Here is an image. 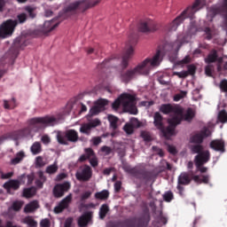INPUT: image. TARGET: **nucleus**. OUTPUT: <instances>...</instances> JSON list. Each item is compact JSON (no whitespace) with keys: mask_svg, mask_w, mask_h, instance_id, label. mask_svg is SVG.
<instances>
[{"mask_svg":"<svg viewBox=\"0 0 227 227\" xmlns=\"http://www.w3.org/2000/svg\"><path fill=\"white\" fill-rule=\"evenodd\" d=\"M162 50L157 49L155 55L152 59H145L133 69H128L121 73V80L126 84L130 82L137 75H148L152 67H159L162 61Z\"/></svg>","mask_w":227,"mask_h":227,"instance_id":"obj_1","label":"nucleus"},{"mask_svg":"<svg viewBox=\"0 0 227 227\" xmlns=\"http://www.w3.org/2000/svg\"><path fill=\"white\" fill-rule=\"evenodd\" d=\"M198 33V25H196V21H192L188 27V29L185 34H180L177 35V39L175 43H163L162 44L158 46V49H160L161 55L164 57L170 51H176L178 52L184 45V43H189V40H191V36L196 35Z\"/></svg>","mask_w":227,"mask_h":227,"instance_id":"obj_2","label":"nucleus"},{"mask_svg":"<svg viewBox=\"0 0 227 227\" xmlns=\"http://www.w3.org/2000/svg\"><path fill=\"white\" fill-rule=\"evenodd\" d=\"M203 6H205V0H195L192 5L188 6L169 24V31H176V29H178V26H180V24H184L185 19H194L195 13L200 12Z\"/></svg>","mask_w":227,"mask_h":227,"instance_id":"obj_3","label":"nucleus"},{"mask_svg":"<svg viewBox=\"0 0 227 227\" xmlns=\"http://www.w3.org/2000/svg\"><path fill=\"white\" fill-rule=\"evenodd\" d=\"M121 106L124 113L137 114V106H136V97L134 95L129 93L121 94L112 104V108L114 111H118Z\"/></svg>","mask_w":227,"mask_h":227,"instance_id":"obj_4","label":"nucleus"},{"mask_svg":"<svg viewBox=\"0 0 227 227\" xmlns=\"http://www.w3.org/2000/svg\"><path fill=\"white\" fill-rule=\"evenodd\" d=\"M17 20H8L4 22L0 27V36H8V35H12L17 27V24H24L27 20V13H20L17 16Z\"/></svg>","mask_w":227,"mask_h":227,"instance_id":"obj_5","label":"nucleus"},{"mask_svg":"<svg viewBox=\"0 0 227 227\" xmlns=\"http://www.w3.org/2000/svg\"><path fill=\"white\" fill-rule=\"evenodd\" d=\"M98 1L95 0H78L69 4L66 8V13H75L77 10L79 12H86V10H90V8H93V6H97Z\"/></svg>","mask_w":227,"mask_h":227,"instance_id":"obj_6","label":"nucleus"},{"mask_svg":"<svg viewBox=\"0 0 227 227\" xmlns=\"http://www.w3.org/2000/svg\"><path fill=\"white\" fill-rule=\"evenodd\" d=\"M124 171L137 178V180H144V182H151L153 179V171L148 170L140 167L131 168L130 166L124 167Z\"/></svg>","mask_w":227,"mask_h":227,"instance_id":"obj_7","label":"nucleus"},{"mask_svg":"<svg viewBox=\"0 0 227 227\" xmlns=\"http://www.w3.org/2000/svg\"><path fill=\"white\" fill-rule=\"evenodd\" d=\"M57 141L59 145L68 146V143H77L79 141V133L75 129H67L57 133Z\"/></svg>","mask_w":227,"mask_h":227,"instance_id":"obj_8","label":"nucleus"},{"mask_svg":"<svg viewBox=\"0 0 227 227\" xmlns=\"http://www.w3.org/2000/svg\"><path fill=\"white\" fill-rule=\"evenodd\" d=\"M29 125L40 130L44 127H54L58 125V120L53 116L35 117L29 120Z\"/></svg>","mask_w":227,"mask_h":227,"instance_id":"obj_9","label":"nucleus"},{"mask_svg":"<svg viewBox=\"0 0 227 227\" xmlns=\"http://www.w3.org/2000/svg\"><path fill=\"white\" fill-rule=\"evenodd\" d=\"M136 218H127L122 221L124 227H148V223H150V209L148 207L144 208L142 215L137 218V226L134 225Z\"/></svg>","mask_w":227,"mask_h":227,"instance_id":"obj_10","label":"nucleus"},{"mask_svg":"<svg viewBox=\"0 0 227 227\" xmlns=\"http://www.w3.org/2000/svg\"><path fill=\"white\" fill-rule=\"evenodd\" d=\"M196 114H194V110L192 108H188L184 114V108H182V114H176L170 118V123L171 125H174V127H177V125H180L182 121H188V123H191L192 120H194V116Z\"/></svg>","mask_w":227,"mask_h":227,"instance_id":"obj_11","label":"nucleus"},{"mask_svg":"<svg viewBox=\"0 0 227 227\" xmlns=\"http://www.w3.org/2000/svg\"><path fill=\"white\" fill-rule=\"evenodd\" d=\"M136 43H137V37L136 36L129 37V47L122 56L121 62V67L122 70H125V68L129 67V61H130V59L132 58V56H134V45H136Z\"/></svg>","mask_w":227,"mask_h":227,"instance_id":"obj_12","label":"nucleus"},{"mask_svg":"<svg viewBox=\"0 0 227 227\" xmlns=\"http://www.w3.org/2000/svg\"><path fill=\"white\" fill-rule=\"evenodd\" d=\"M93 176V169L90 165H82L75 173V178L78 182H90Z\"/></svg>","mask_w":227,"mask_h":227,"instance_id":"obj_13","label":"nucleus"},{"mask_svg":"<svg viewBox=\"0 0 227 227\" xmlns=\"http://www.w3.org/2000/svg\"><path fill=\"white\" fill-rule=\"evenodd\" d=\"M157 29H159V25L152 20L142 21L138 25V30L141 33H153V31H157Z\"/></svg>","mask_w":227,"mask_h":227,"instance_id":"obj_14","label":"nucleus"},{"mask_svg":"<svg viewBox=\"0 0 227 227\" xmlns=\"http://www.w3.org/2000/svg\"><path fill=\"white\" fill-rule=\"evenodd\" d=\"M70 190V183L65 182L63 184H56L53 188L54 198H63L66 192Z\"/></svg>","mask_w":227,"mask_h":227,"instance_id":"obj_15","label":"nucleus"},{"mask_svg":"<svg viewBox=\"0 0 227 227\" xmlns=\"http://www.w3.org/2000/svg\"><path fill=\"white\" fill-rule=\"evenodd\" d=\"M160 111L163 114H170V113H173L174 116H176V114H182V106L163 104L160 106Z\"/></svg>","mask_w":227,"mask_h":227,"instance_id":"obj_16","label":"nucleus"},{"mask_svg":"<svg viewBox=\"0 0 227 227\" xmlns=\"http://www.w3.org/2000/svg\"><path fill=\"white\" fill-rule=\"evenodd\" d=\"M100 120L95 119L88 123H83L80 127L81 134H85V136L91 135V129H95V127H98L100 125Z\"/></svg>","mask_w":227,"mask_h":227,"instance_id":"obj_17","label":"nucleus"},{"mask_svg":"<svg viewBox=\"0 0 227 227\" xmlns=\"http://www.w3.org/2000/svg\"><path fill=\"white\" fill-rule=\"evenodd\" d=\"M210 136H212V131H210V129L204 127L200 133L195 134L192 137V143L201 145V143H203V139H205V137H210Z\"/></svg>","mask_w":227,"mask_h":227,"instance_id":"obj_18","label":"nucleus"},{"mask_svg":"<svg viewBox=\"0 0 227 227\" xmlns=\"http://www.w3.org/2000/svg\"><path fill=\"white\" fill-rule=\"evenodd\" d=\"M210 160V151L204 150V152L200 153L194 158L195 166H205L207 162Z\"/></svg>","mask_w":227,"mask_h":227,"instance_id":"obj_19","label":"nucleus"},{"mask_svg":"<svg viewBox=\"0 0 227 227\" xmlns=\"http://www.w3.org/2000/svg\"><path fill=\"white\" fill-rule=\"evenodd\" d=\"M70 203H72V193L68 194L54 207L55 214H61L63 210H66V208L70 207Z\"/></svg>","mask_w":227,"mask_h":227,"instance_id":"obj_20","label":"nucleus"},{"mask_svg":"<svg viewBox=\"0 0 227 227\" xmlns=\"http://www.w3.org/2000/svg\"><path fill=\"white\" fill-rule=\"evenodd\" d=\"M168 126L167 128L163 126L160 130L165 139H171L172 136H175L176 126L171 124V118L168 120Z\"/></svg>","mask_w":227,"mask_h":227,"instance_id":"obj_21","label":"nucleus"},{"mask_svg":"<svg viewBox=\"0 0 227 227\" xmlns=\"http://www.w3.org/2000/svg\"><path fill=\"white\" fill-rule=\"evenodd\" d=\"M26 45H27L26 43V37L20 36L14 40L13 44L10 51H11V52H12V51H13V53L15 54V56H17V54H19V50L24 49V47H26Z\"/></svg>","mask_w":227,"mask_h":227,"instance_id":"obj_22","label":"nucleus"},{"mask_svg":"<svg viewBox=\"0 0 227 227\" xmlns=\"http://www.w3.org/2000/svg\"><path fill=\"white\" fill-rule=\"evenodd\" d=\"M192 176H194L192 171L182 172L177 177V184L179 185H189L192 182Z\"/></svg>","mask_w":227,"mask_h":227,"instance_id":"obj_23","label":"nucleus"},{"mask_svg":"<svg viewBox=\"0 0 227 227\" xmlns=\"http://www.w3.org/2000/svg\"><path fill=\"white\" fill-rule=\"evenodd\" d=\"M210 148L215 150V152H221V153H224L226 152L225 143L223 139H215L209 144Z\"/></svg>","mask_w":227,"mask_h":227,"instance_id":"obj_24","label":"nucleus"},{"mask_svg":"<svg viewBox=\"0 0 227 227\" xmlns=\"http://www.w3.org/2000/svg\"><path fill=\"white\" fill-rule=\"evenodd\" d=\"M4 189L7 190V192L10 194L12 189L13 191H19L20 189V181L11 179L8 182L4 184Z\"/></svg>","mask_w":227,"mask_h":227,"instance_id":"obj_25","label":"nucleus"},{"mask_svg":"<svg viewBox=\"0 0 227 227\" xmlns=\"http://www.w3.org/2000/svg\"><path fill=\"white\" fill-rule=\"evenodd\" d=\"M93 218V212L90 211L83 214L82 216L78 218V226L79 227H86L88 226L90 221Z\"/></svg>","mask_w":227,"mask_h":227,"instance_id":"obj_26","label":"nucleus"},{"mask_svg":"<svg viewBox=\"0 0 227 227\" xmlns=\"http://www.w3.org/2000/svg\"><path fill=\"white\" fill-rule=\"evenodd\" d=\"M153 120H154L153 121L154 127H156V129L160 130V129L164 127V123L162 122L164 120V117H162V114H160V113L156 112L154 114Z\"/></svg>","mask_w":227,"mask_h":227,"instance_id":"obj_27","label":"nucleus"},{"mask_svg":"<svg viewBox=\"0 0 227 227\" xmlns=\"http://www.w3.org/2000/svg\"><path fill=\"white\" fill-rule=\"evenodd\" d=\"M40 205L37 200H33L30 203L27 204L24 207L25 214H31L35 212V210L38 209Z\"/></svg>","mask_w":227,"mask_h":227,"instance_id":"obj_28","label":"nucleus"},{"mask_svg":"<svg viewBox=\"0 0 227 227\" xmlns=\"http://www.w3.org/2000/svg\"><path fill=\"white\" fill-rule=\"evenodd\" d=\"M58 26H59V23H54V20L45 21L43 24V31L44 33H51V31H54Z\"/></svg>","mask_w":227,"mask_h":227,"instance_id":"obj_29","label":"nucleus"},{"mask_svg":"<svg viewBox=\"0 0 227 227\" xmlns=\"http://www.w3.org/2000/svg\"><path fill=\"white\" fill-rule=\"evenodd\" d=\"M37 176L38 179L35 180V185L39 189H42L43 187V184L47 182V177L43 175V171L42 170L37 172Z\"/></svg>","mask_w":227,"mask_h":227,"instance_id":"obj_30","label":"nucleus"},{"mask_svg":"<svg viewBox=\"0 0 227 227\" xmlns=\"http://www.w3.org/2000/svg\"><path fill=\"white\" fill-rule=\"evenodd\" d=\"M217 61V51L216 50H212L207 57L205 59V63L207 65H212V63H215Z\"/></svg>","mask_w":227,"mask_h":227,"instance_id":"obj_31","label":"nucleus"},{"mask_svg":"<svg viewBox=\"0 0 227 227\" xmlns=\"http://www.w3.org/2000/svg\"><path fill=\"white\" fill-rule=\"evenodd\" d=\"M24 157H26V153H24V151L17 153L16 157L11 160V164H12V166H17V164L22 162Z\"/></svg>","mask_w":227,"mask_h":227,"instance_id":"obj_32","label":"nucleus"},{"mask_svg":"<svg viewBox=\"0 0 227 227\" xmlns=\"http://www.w3.org/2000/svg\"><path fill=\"white\" fill-rule=\"evenodd\" d=\"M96 200H101L102 201H106V200L109 199V191L103 190L101 192H98L95 193Z\"/></svg>","mask_w":227,"mask_h":227,"instance_id":"obj_33","label":"nucleus"},{"mask_svg":"<svg viewBox=\"0 0 227 227\" xmlns=\"http://www.w3.org/2000/svg\"><path fill=\"white\" fill-rule=\"evenodd\" d=\"M114 58L106 59L101 64L98 65V70H104V68H109L113 65Z\"/></svg>","mask_w":227,"mask_h":227,"instance_id":"obj_34","label":"nucleus"},{"mask_svg":"<svg viewBox=\"0 0 227 227\" xmlns=\"http://www.w3.org/2000/svg\"><path fill=\"white\" fill-rule=\"evenodd\" d=\"M202 178L200 177V176H192V178L195 184H208L210 177L208 176H201Z\"/></svg>","mask_w":227,"mask_h":227,"instance_id":"obj_35","label":"nucleus"},{"mask_svg":"<svg viewBox=\"0 0 227 227\" xmlns=\"http://www.w3.org/2000/svg\"><path fill=\"white\" fill-rule=\"evenodd\" d=\"M109 213V206L107 204H103L99 208V219L104 220Z\"/></svg>","mask_w":227,"mask_h":227,"instance_id":"obj_36","label":"nucleus"},{"mask_svg":"<svg viewBox=\"0 0 227 227\" xmlns=\"http://www.w3.org/2000/svg\"><path fill=\"white\" fill-rule=\"evenodd\" d=\"M22 223L27 224L29 227H38V222H36L33 216H27L23 219Z\"/></svg>","mask_w":227,"mask_h":227,"instance_id":"obj_37","label":"nucleus"},{"mask_svg":"<svg viewBox=\"0 0 227 227\" xmlns=\"http://www.w3.org/2000/svg\"><path fill=\"white\" fill-rule=\"evenodd\" d=\"M99 113H102V110H100V108L98 106L94 105L90 108L89 114L87 115V120L90 121V120H91L92 116H97V114H98Z\"/></svg>","mask_w":227,"mask_h":227,"instance_id":"obj_38","label":"nucleus"},{"mask_svg":"<svg viewBox=\"0 0 227 227\" xmlns=\"http://www.w3.org/2000/svg\"><path fill=\"white\" fill-rule=\"evenodd\" d=\"M30 150L33 155H38V153H42V144H40V142H35Z\"/></svg>","mask_w":227,"mask_h":227,"instance_id":"obj_39","label":"nucleus"},{"mask_svg":"<svg viewBox=\"0 0 227 227\" xmlns=\"http://www.w3.org/2000/svg\"><path fill=\"white\" fill-rule=\"evenodd\" d=\"M36 194V189L35 187H30L23 190V197L24 198H33Z\"/></svg>","mask_w":227,"mask_h":227,"instance_id":"obj_40","label":"nucleus"},{"mask_svg":"<svg viewBox=\"0 0 227 227\" xmlns=\"http://www.w3.org/2000/svg\"><path fill=\"white\" fill-rule=\"evenodd\" d=\"M27 180V185H31V184H33L34 180H35V175L34 174H30V175H26V174H23L20 176V182H23V184L26 182L24 180Z\"/></svg>","mask_w":227,"mask_h":227,"instance_id":"obj_41","label":"nucleus"},{"mask_svg":"<svg viewBox=\"0 0 227 227\" xmlns=\"http://www.w3.org/2000/svg\"><path fill=\"white\" fill-rule=\"evenodd\" d=\"M108 121L110 123L111 129L116 130L118 129V117L114 115H108Z\"/></svg>","mask_w":227,"mask_h":227,"instance_id":"obj_42","label":"nucleus"},{"mask_svg":"<svg viewBox=\"0 0 227 227\" xmlns=\"http://www.w3.org/2000/svg\"><path fill=\"white\" fill-rule=\"evenodd\" d=\"M109 104V100L107 99H98L94 105H96L97 107L99 108V110L104 111V109H106V106H107Z\"/></svg>","mask_w":227,"mask_h":227,"instance_id":"obj_43","label":"nucleus"},{"mask_svg":"<svg viewBox=\"0 0 227 227\" xmlns=\"http://www.w3.org/2000/svg\"><path fill=\"white\" fill-rule=\"evenodd\" d=\"M58 169H59L58 163L54 162L52 165H50L46 168L45 172L48 175H54L55 173H58Z\"/></svg>","mask_w":227,"mask_h":227,"instance_id":"obj_44","label":"nucleus"},{"mask_svg":"<svg viewBox=\"0 0 227 227\" xmlns=\"http://www.w3.org/2000/svg\"><path fill=\"white\" fill-rule=\"evenodd\" d=\"M22 205H24V202L20 200H16L9 208L10 210H14V212H20V210L22 208Z\"/></svg>","mask_w":227,"mask_h":227,"instance_id":"obj_45","label":"nucleus"},{"mask_svg":"<svg viewBox=\"0 0 227 227\" xmlns=\"http://www.w3.org/2000/svg\"><path fill=\"white\" fill-rule=\"evenodd\" d=\"M4 107L5 109H15V107H17V101L15 98H12L10 102L4 100Z\"/></svg>","mask_w":227,"mask_h":227,"instance_id":"obj_46","label":"nucleus"},{"mask_svg":"<svg viewBox=\"0 0 227 227\" xmlns=\"http://www.w3.org/2000/svg\"><path fill=\"white\" fill-rule=\"evenodd\" d=\"M190 148H191L192 153H198V155H200V153L205 151L203 150V145H192Z\"/></svg>","mask_w":227,"mask_h":227,"instance_id":"obj_47","label":"nucleus"},{"mask_svg":"<svg viewBox=\"0 0 227 227\" xmlns=\"http://www.w3.org/2000/svg\"><path fill=\"white\" fill-rule=\"evenodd\" d=\"M218 121L220 123H226L227 122V112L226 110H222L218 114Z\"/></svg>","mask_w":227,"mask_h":227,"instance_id":"obj_48","label":"nucleus"},{"mask_svg":"<svg viewBox=\"0 0 227 227\" xmlns=\"http://www.w3.org/2000/svg\"><path fill=\"white\" fill-rule=\"evenodd\" d=\"M25 12H27V15L30 19H35L36 17L34 7H31L29 5L25 6Z\"/></svg>","mask_w":227,"mask_h":227,"instance_id":"obj_49","label":"nucleus"},{"mask_svg":"<svg viewBox=\"0 0 227 227\" xmlns=\"http://www.w3.org/2000/svg\"><path fill=\"white\" fill-rule=\"evenodd\" d=\"M174 198L175 197L173 195V192H171V191H168L163 194V200H164V201H167V203L173 201Z\"/></svg>","mask_w":227,"mask_h":227,"instance_id":"obj_50","label":"nucleus"},{"mask_svg":"<svg viewBox=\"0 0 227 227\" xmlns=\"http://www.w3.org/2000/svg\"><path fill=\"white\" fill-rule=\"evenodd\" d=\"M214 65L212 64H207V66H206L205 67V74L206 75H207V77H212V74H214Z\"/></svg>","mask_w":227,"mask_h":227,"instance_id":"obj_51","label":"nucleus"},{"mask_svg":"<svg viewBox=\"0 0 227 227\" xmlns=\"http://www.w3.org/2000/svg\"><path fill=\"white\" fill-rule=\"evenodd\" d=\"M45 166V161L42 156H37L35 159V168H43Z\"/></svg>","mask_w":227,"mask_h":227,"instance_id":"obj_52","label":"nucleus"},{"mask_svg":"<svg viewBox=\"0 0 227 227\" xmlns=\"http://www.w3.org/2000/svg\"><path fill=\"white\" fill-rule=\"evenodd\" d=\"M219 88L223 93H227V80L223 79L220 82Z\"/></svg>","mask_w":227,"mask_h":227,"instance_id":"obj_53","label":"nucleus"},{"mask_svg":"<svg viewBox=\"0 0 227 227\" xmlns=\"http://www.w3.org/2000/svg\"><path fill=\"white\" fill-rule=\"evenodd\" d=\"M174 75H176L179 79H185V77L189 76V73L187 71L174 72Z\"/></svg>","mask_w":227,"mask_h":227,"instance_id":"obj_54","label":"nucleus"},{"mask_svg":"<svg viewBox=\"0 0 227 227\" xmlns=\"http://www.w3.org/2000/svg\"><path fill=\"white\" fill-rule=\"evenodd\" d=\"M124 131L127 132L128 134H133L134 133V125L132 124H125L124 125Z\"/></svg>","mask_w":227,"mask_h":227,"instance_id":"obj_55","label":"nucleus"},{"mask_svg":"<svg viewBox=\"0 0 227 227\" xmlns=\"http://www.w3.org/2000/svg\"><path fill=\"white\" fill-rule=\"evenodd\" d=\"M90 164L92 168H97L98 166V158L97 155L89 159Z\"/></svg>","mask_w":227,"mask_h":227,"instance_id":"obj_56","label":"nucleus"},{"mask_svg":"<svg viewBox=\"0 0 227 227\" xmlns=\"http://www.w3.org/2000/svg\"><path fill=\"white\" fill-rule=\"evenodd\" d=\"M85 155L90 160V159H91V158L96 156L95 155V151H93V149H91V148H86L85 149Z\"/></svg>","mask_w":227,"mask_h":227,"instance_id":"obj_57","label":"nucleus"},{"mask_svg":"<svg viewBox=\"0 0 227 227\" xmlns=\"http://www.w3.org/2000/svg\"><path fill=\"white\" fill-rule=\"evenodd\" d=\"M92 142L93 146H98L100 143H102V137H94L90 140Z\"/></svg>","mask_w":227,"mask_h":227,"instance_id":"obj_58","label":"nucleus"},{"mask_svg":"<svg viewBox=\"0 0 227 227\" xmlns=\"http://www.w3.org/2000/svg\"><path fill=\"white\" fill-rule=\"evenodd\" d=\"M204 33L206 40H212V30L210 29V27H206Z\"/></svg>","mask_w":227,"mask_h":227,"instance_id":"obj_59","label":"nucleus"},{"mask_svg":"<svg viewBox=\"0 0 227 227\" xmlns=\"http://www.w3.org/2000/svg\"><path fill=\"white\" fill-rule=\"evenodd\" d=\"M101 152L106 155H111L113 149L107 145H104L101 147Z\"/></svg>","mask_w":227,"mask_h":227,"instance_id":"obj_60","label":"nucleus"},{"mask_svg":"<svg viewBox=\"0 0 227 227\" xmlns=\"http://www.w3.org/2000/svg\"><path fill=\"white\" fill-rule=\"evenodd\" d=\"M41 227H51V220L49 218H44L40 222Z\"/></svg>","mask_w":227,"mask_h":227,"instance_id":"obj_61","label":"nucleus"},{"mask_svg":"<svg viewBox=\"0 0 227 227\" xmlns=\"http://www.w3.org/2000/svg\"><path fill=\"white\" fill-rule=\"evenodd\" d=\"M186 72L188 73V75H194V74H196V66L194 65L188 66V71Z\"/></svg>","mask_w":227,"mask_h":227,"instance_id":"obj_62","label":"nucleus"},{"mask_svg":"<svg viewBox=\"0 0 227 227\" xmlns=\"http://www.w3.org/2000/svg\"><path fill=\"white\" fill-rule=\"evenodd\" d=\"M168 152L171 153V155H176L178 153V151H176V147L168 145Z\"/></svg>","mask_w":227,"mask_h":227,"instance_id":"obj_63","label":"nucleus"},{"mask_svg":"<svg viewBox=\"0 0 227 227\" xmlns=\"http://www.w3.org/2000/svg\"><path fill=\"white\" fill-rule=\"evenodd\" d=\"M141 137L144 138V141H152V137L150 136V133L146 131H143L141 133Z\"/></svg>","mask_w":227,"mask_h":227,"instance_id":"obj_64","label":"nucleus"}]
</instances>
